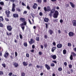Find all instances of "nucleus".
Here are the masks:
<instances>
[{
  "instance_id": "obj_55",
  "label": "nucleus",
  "mask_w": 76,
  "mask_h": 76,
  "mask_svg": "<svg viewBox=\"0 0 76 76\" xmlns=\"http://www.w3.org/2000/svg\"><path fill=\"white\" fill-rule=\"evenodd\" d=\"M53 13H51V12H50V13H49V16H50V17H51V16H52V15H52V14Z\"/></svg>"
},
{
  "instance_id": "obj_52",
  "label": "nucleus",
  "mask_w": 76,
  "mask_h": 76,
  "mask_svg": "<svg viewBox=\"0 0 76 76\" xmlns=\"http://www.w3.org/2000/svg\"><path fill=\"white\" fill-rule=\"evenodd\" d=\"M48 36H47V35H45L44 36V38L45 39H47Z\"/></svg>"
},
{
  "instance_id": "obj_62",
  "label": "nucleus",
  "mask_w": 76,
  "mask_h": 76,
  "mask_svg": "<svg viewBox=\"0 0 76 76\" xmlns=\"http://www.w3.org/2000/svg\"><path fill=\"white\" fill-rule=\"evenodd\" d=\"M39 55H42V53L41 51H39Z\"/></svg>"
},
{
  "instance_id": "obj_19",
  "label": "nucleus",
  "mask_w": 76,
  "mask_h": 76,
  "mask_svg": "<svg viewBox=\"0 0 76 76\" xmlns=\"http://www.w3.org/2000/svg\"><path fill=\"white\" fill-rule=\"evenodd\" d=\"M69 4H70V5H71L72 7H73V8H74V7H75V4H73V3L70 2H69Z\"/></svg>"
},
{
  "instance_id": "obj_35",
  "label": "nucleus",
  "mask_w": 76,
  "mask_h": 76,
  "mask_svg": "<svg viewBox=\"0 0 76 76\" xmlns=\"http://www.w3.org/2000/svg\"><path fill=\"white\" fill-rule=\"evenodd\" d=\"M4 26L3 23H0V27H1V28H3Z\"/></svg>"
},
{
  "instance_id": "obj_12",
  "label": "nucleus",
  "mask_w": 76,
  "mask_h": 76,
  "mask_svg": "<svg viewBox=\"0 0 76 76\" xmlns=\"http://www.w3.org/2000/svg\"><path fill=\"white\" fill-rule=\"evenodd\" d=\"M45 67H46L47 69L48 70H50V66L48 64H45Z\"/></svg>"
},
{
  "instance_id": "obj_13",
  "label": "nucleus",
  "mask_w": 76,
  "mask_h": 76,
  "mask_svg": "<svg viewBox=\"0 0 76 76\" xmlns=\"http://www.w3.org/2000/svg\"><path fill=\"white\" fill-rule=\"evenodd\" d=\"M73 26H76V20H73L72 21Z\"/></svg>"
},
{
  "instance_id": "obj_5",
  "label": "nucleus",
  "mask_w": 76,
  "mask_h": 76,
  "mask_svg": "<svg viewBox=\"0 0 76 76\" xmlns=\"http://www.w3.org/2000/svg\"><path fill=\"white\" fill-rule=\"evenodd\" d=\"M7 28L8 31H9L10 32V31H12V27L11 26H7Z\"/></svg>"
},
{
  "instance_id": "obj_45",
  "label": "nucleus",
  "mask_w": 76,
  "mask_h": 76,
  "mask_svg": "<svg viewBox=\"0 0 76 76\" xmlns=\"http://www.w3.org/2000/svg\"><path fill=\"white\" fill-rule=\"evenodd\" d=\"M52 62H53V63H54L55 64H57V61H56V60L53 61Z\"/></svg>"
},
{
  "instance_id": "obj_26",
  "label": "nucleus",
  "mask_w": 76,
  "mask_h": 76,
  "mask_svg": "<svg viewBox=\"0 0 76 76\" xmlns=\"http://www.w3.org/2000/svg\"><path fill=\"white\" fill-rule=\"evenodd\" d=\"M58 70L59 72H61V71H62V70H63V69L61 67H59V68H58Z\"/></svg>"
},
{
  "instance_id": "obj_29",
  "label": "nucleus",
  "mask_w": 76,
  "mask_h": 76,
  "mask_svg": "<svg viewBox=\"0 0 76 76\" xmlns=\"http://www.w3.org/2000/svg\"><path fill=\"white\" fill-rule=\"evenodd\" d=\"M37 1L38 3H40V4L42 3V0H37Z\"/></svg>"
},
{
  "instance_id": "obj_2",
  "label": "nucleus",
  "mask_w": 76,
  "mask_h": 76,
  "mask_svg": "<svg viewBox=\"0 0 76 76\" xmlns=\"http://www.w3.org/2000/svg\"><path fill=\"white\" fill-rule=\"evenodd\" d=\"M59 15V13L58 12V11L57 10L55 11V13L53 14V18H57Z\"/></svg>"
},
{
  "instance_id": "obj_14",
  "label": "nucleus",
  "mask_w": 76,
  "mask_h": 76,
  "mask_svg": "<svg viewBox=\"0 0 76 76\" xmlns=\"http://www.w3.org/2000/svg\"><path fill=\"white\" fill-rule=\"evenodd\" d=\"M48 32L50 35H52L53 33H54V31L51 29H50L49 30Z\"/></svg>"
},
{
  "instance_id": "obj_60",
  "label": "nucleus",
  "mask_w": 76,
  "mask_h": 76,
  "mask_svg": "<svg viewBox=\"0 0 76 76\" xmlns=\"http://www.w3.org/2000/svg\"><path fill=\"white\" fill-rule=\"evenodd\" d=\"M11 2L12 3H14L15 1V0H10Z\"/></svg>"
},
{
  "instance_id": "obj_58",
  "label": "nucleus",
  "mask_w": 76,
  "mask_h": 76,
  "mask_svg": "<svg viewBox=\"0 0 76 76\" xmlns=\"http://www.w3.org/2000/svg\"><path fill=\"white\" fill-rule=\"evenodd\" d=\"M32 48H33V49H34V48H35V45H32Z\"/></svg>"
},
{
  "instance_id": "obj_23",
  "label": "nucleus",
  "mask_w": 76,
  "mask_h": 76,
  "mask_svg": "<svg viewBox=\"0 0 76 76\" xmlns=\"http://www.w3.org/2000/svg\"><path fill=\"white\" fill-rule=\"evenodd\" d=\"M23 65H24V66H28V64H27V63H26V62L25 61H23Z\"/></svg>"
},
{
  "instance_id": "obj_46",
  "label": "nucleus",
  "mask_w": 76,
  "mask_h": 76,
  "mask_svg": "<svg viewBox=\"0 0 76 76\" xmlns=\"http://www.w3.org/2000/svg\"><path fill=\"white\" fill-rule=\"evenodd\" d=\"M26 56L27 57L29 58V54L28 53H27L26 54Z\"/></svg>"
},
{
  "instance_id": "obj_31",
  "label": "nucleus",
  "mask_w": 76,
  "mask_h": 76,
  "mask_svg": "<svg viewBox=\"0 0 76 76\" xmlns=\"http://www.w3.org/2000/svg\"><path fill=\"white\" fill-rule=\"evenodd\" d=\"M0 20L1 21H3L4 20V19L2 16H0Z\"/></svg>"
},
{
  "instance_id": "obj_43",
  "label": "nucleus",
  "mask_w": 76,
  "mask_h": 76,
  "mask_svg": "<svg viewBox=\"0 0 76 76\" xmlns=\"http://www.w3.org/2000/svg\"><path fill=\"white\" fill-rule=\"evenodd\" d=\"M2 66H3V67H4V68L6 67V65H5V64H2Z\"/></svg>"
},
{
  "instance_id": "obj_33",
  "label": "nucleus",
  "mask_w": 76,
  "mask_h": 76,
  "mask_svg": "<svg viewBox=\"0 0 76 76\" xmlns=\"http://www.w3.org/2000/svg\"><path fill=\"white\" fill-rule=\"evenodd\" d=\"M21 76H25V73L24 72H22L21 74Z\"/></svg>"
},
{
  "instance_id": "obj_54",
  "label": "nucleus",
  "mask_w": 76,
  "mask_h": 76,
  "mask_svg": "<svg viewBox=\"0 0 76 76\" xmlns=\"http://www.w3.org/2000/svg\"><path fill=\"white\" fill-rule=\"evenodd\" d=\"M64 64L65 66H66L67 65V62H65L64 63Z\"/></svg>"
},
{
  "instance_id": "obj_34",
  "label": "nucleus",
  "mask_w": 76,
  "mask_h": 76,
  "mask_svg": "<svg viewBox=\"0 0 76 76\" xmlns=\"http://www.w3.org/2000/svg\"><path fill=\"white\" fill-rule=\"evenodd\" d=\"M50 66L51 67H54L55 66V64H54V63H51L50 64Z\"/></svg>"
},
{
  "instance_id": "obj_17",
  "label": "nucleus",
  "mask_w": 76,
  "mask_h": 76,
  "mask_svg": "<svg viewBox=\"0 0 76 76\" xmlns=\"http://www.w3.org/2000/svg\"><path fill=\"white\" fill-rule=\"evenodd\" d=\"M13 65L15 66V67H18V66H19L18 64L16 63L15 62L14 63Z\"/></svg>"
},
{
  "instance_id": "obj_28",
  "label": "nucleus",
  "mask_w": 76,
  "mask_h": 76,
  "mask_svg": "<svg viewBox=\"0 0 76 76\" xmlns=\"http://www.w3.org/2000/svg\"><path fill=\"white\" fill-rule=\"evenodd\" d=\"M67 53V51H66V50L64 49L63 50V54H66Z\"/></svg>"
},
{
  "instance_id": "obj_48",
  "label": "nucleus",
  "mask_w": 76,
  "mask_h": 76,
  "mask_svg": "<svg viewBox=\"0 0 76 76\" xmlns=\"http://www.w3.org/2000/svg\"><path fill=\"white\" fill-rule=\"evenodd\" d=\"M21 4L22 5H23V6H26V5L24 3H23V2H22Z\"/></svg>"
},
{
  "instance_id": "obj_24",
  "label": "nucleus",
  "mask_w": 76,
  "mask_h": 76,
  "mask_svg": "<svg viewBox=\"0 0 76 76\" xmlns=\"http://www.w3.org/2000/svg\"><path fill=\"white\" fill-rule=\"evenodd\" d=\"M53 22L55 23H57V22H58V19H53Z\"/></svg>"
},
{
  "instance_id": "obj_21",
  "label": "nucleus",
  "mask_w": 76,
  "mask_h": 76,
  "mask_svg": "<svg viewBox=\"0 0 76 76\" xmlns=\"http://www.w3.org/2000/svg\"><path fill=\"white\" fill-rule=\"evenodd\" d=\"M36 67L38 69H39V68H40L41 69H42V67H43V66H42V65L41 66H39V65H37L36 66Z\"/></svg>"
},
{
  "instance_id": "obj_27",
  "label": "nucleus",
  "mask_w": 76,
  "mask_h": 76,
  "mask_svg": "<svg viewBox=\"0 0 76 76\" xmlns=\"http://www.w3.org/2000/svg\"><path fill=\"white\" fill-rule=\"evenodd\" d=\"M55 12V9H53L51 10L50 12L51 13H54Z\"/></svg>"
},
{
  "instance_id": "obj_1",
  "label": "nucleus",
  "mask_w": 76,
  "mask_h": 76,
  "mask_svg": "<svg viewBox=\"0 0 76 76\" xmlns=\"http://www.w3.org/2000/svg\"><path fill=\"white\" fill-rule=\"evenodd\" d=\"M20 20L22 22H23V23H22V24H20V25L23 31H24L25 27V26H26V25L27 22L25 20V18H20Z\"/></svg>"
},
{
  "instance_id": "obj_7",
  "label": "nucleus",
  "mask_w": 76,
  "mask_h": 76,
  "mask_svg": "<svg viewBox=\"0 0 76 76\" xmlns=\"http://www.w3.org/2000/svg\"><path fill=\"white\" fill-rule=\"evenodd\" d=\"M29 44L31 45L35 42V41H34V39H30V41H28Z\"/></svg>"
},
{
  "instance_id": "obj_47",
  "label": "nucleus",
  "mask_w": 76,
  "mask_h": 76,
  "mask_svg": "<svg viewBox=\"0 0 76 76\" xmlns=\"http://www.w3.org/2000/svg\"><path fill=\"white\" fill-rule=\"evenodd\" d=\"M3 72L1 71H0V75H3L4 74Z\"/></svg>"
},
{
  "instance_id": "obj_22",
  "label": "nucleus",
  "mask_w": 76,
  "mask_h": 76,
  "mask_svg": "<svg viewBox=\"0 0 76 76\" xmlns=\"http://www.w3.org/2000/svg\"><path fill=\"white\" fill-rule=\"evenodd\" d=\"M6 34H7V36H11V35H12V33L10 32V33H9H9L7 32Z\"/></svg>"
},
{
  "instance_id": "obj_64",
  "label": "nucleus",
  "mask_w": 76,
  "mask_h": 76,
  "mask_svg": "<svg viewBox=\"0 0 76 76\" xmlns=\"http://www.w3.org/2000/svg\"><path fill=\"white\" fill-rule=\"evenodd\" d=\"M52 76H56V75L54 73H53L52 74Z\"/></svg>"
},
{
  "instance_id": "obj_20",
  "label": "nucleus",
  "mask_w": 76,
  "mask_h": 76,
  "mask_svg": "<svg viewBox=\"0 0 76 76\" xmlns=\"http://www.w3.org/2000/svg\"><path fill=\"white\" fill-rule=\"evenodd\" d=\"M49 20V19L47 18H45L44 19V21L45 22H48Z\"/></svg>"
},
{
  "instance_id": "obj_49",
  "label": "nucleus",
  "mask_w": 76,
  "mask_h": 76,
  "mask_svg": "<svg viewBox=\"0 0 76 76\" xmlns=\"http://www.w3.org/2000/svg\"><path fill=\"white\" fill-rule=\"evenodd\" d=\"M15 55L16 57H17V56H18V53H17V52H15Z\"/></svg>"
},
{
  "instance_id": "obj_37",
  "label": "nucleus",
  "mask_w": 76,
  "mask_h": 76,
  "mask_svg": "<svg viewBox=\"0 0 76 76\" xmlns=\"http://www.w3.org/2000/svg\"><path fill=\"white\" fill-rule=\"evenodd\" d=\"M5 20L6 21H7V22L9 21V19L7 18H6L5 19Z\"/></svg>"
},
{
  "instance_id": "obj_11",
  "label": "nucleus",
  "mask_w": 76,
  "mask_h": 76,
  "mask_svg": "<svg viewBox=\"0 0 76 76\" xmlns=\"http://www.w3.org/2000/svg\"><path fill=\"white\" fill-rule=\"evenodd\" d=\"M50 57L51 58H52L53 60H56L57 58V56L55 55H51L50 56Z\"/></svg>"
},
{
  "instance_id": "obj_9",
  "label": "nucleus",
  "mask_w": 76,
  "mask_h": 76,
  "mask_svg": "<svg viewBox=\"0 0 76 76\" xmlns=\"http://www.w3.org/2000/svg\"><path fill=\"white\" fill-rule=\"evenodd\" d=\"M62 47H63V45L60 43H59L57 45V47L58 48H61Z\"/></svg>"
},
{
  "instance_id": "obj_25",
  "label": "nucleus",
  "mask_w": 76,
  "mask_h": 76,
  "mask_svg": "<svg viewBox=\"0 0 76 76\" xmlns=\"http://www.w3.org/2000/svg\"><path fill=\"white\" fill-rule=\"evenodd\" d=\"M69 58L70 60H73V57L72 55H71L69 57Z\"/></svg>"
},
{
  "instance_id": "obj_36",
  "label": "nucleus",
  "mask_w": 76,
  "mask_h": 76,
  "mask_svg": "<svg viewBox=\"0 0 76 76\" xmlns=\"http://www.w3.org/2000/svg\"><path fill=\"white\" fill-rule=\"evenodd\" d=\"M24 45L25 47H27L28 46V44H27V43H26V42L24 43Z\"/></svg>"
},
{
  "instance_id": "obj_3",
  "label": "nucleus",
  "mask_w": 76,
  "mask_h": 76,
  "mask_svg": "<svg viewBox=\"0 0 76 76\" xmlns=\"http://www.w3.org/2000/svg\"><path fill=\"white\" fill-rule=\"evenodd\" d=\"M44 10H45V12H50L51 11V9L50 7L49 6H48L47 7H45L44 8Z\"/></svg>"
},
{
  "instance_id": "obj_6",
  "label": "nucleus",
  "mask_w": 76,
  "mask_h": 76,
  "mask_svg": "<svg viewBox=\"0 0 76 76\" xmlns=\"http://www.w3.org/2000/svg\"><path fill=\"white\" fill-rule=\"evenodd\" d=\"M15 7H16V6L15 5V4L13 3L12 4V11L13 12L15 11Z\"/></svg>"
},
{
  "instance_id": "obj_57",
  "label": "nucleus",
  "mask_w": 76,
  "mask_h": 76,
  "mask_svg": "<svg viewBox=\"0 0 76 76\" xmlns=\"http://www.w3.org/2000/svg\"><path fill=\"white\" fill-rule=\"evenodd\" d=\"M72 54L74 56H76V53H75L72 52Z\"/></svg>"
},
{
  "instance_id": "obj_53",
  "label": "nucleus",
  "mask_w": 76,
  "mask_h": 76,
  "mask_svg": "<svg viewBox=\"0 0 76 76\" xmlns=\"http://www.w3.org/2000/svg\"><path fill=\"white\" fill-rule=\"evenodd\" d=\"M27 8L28 10H30V7L29 6V5L27 6Z\"/></svg>"
},
{
  "instance_id": "obj_50",
  "label": "nucleus",
  "mask_w": 76,
  "mask_h": 76,
  "mask_svg": "<svg viewBox=\"0 0 76 76\" xmlns=\"http://www.w3.org/2000/svg\"><path fill=\"white\" fill-rule=\"evenodd\" d=\"M39 16H42V15H43V14H42V13L40 12L39 13Z\"/></svg>"
},
{
  "instance_id": "obj_42",
  "label": "nucleus",
  "mask_w": 76,
  "mask_h": 76,
  "mask_svg": "<svg viewBox=\"0 0 76 76\" xmlns=\"http://www.w3.org/2000/svg\"><path fill=\"white\" fill-rule=\"evenodd\" d=\"M12 75H13V73L12 72H10L9 73L8 75L10 76H12Z\"/></svg>"
},
{
  "instance_id": "obj_4",
  "label": "nucleus",
  "mask_w": 76,
  "mask_h": 76,
  "mask_svg": "<svg viewBox=\"0 0 76 76\" xmlns=\"http://www.w3.org/2000/svg\"><path fill=\"white\" fill-rule=\"evenodd\" d=\"M5 13L7 15V18H9L10 17V11L9 10H6L5 12Z\"/></svg>"
},
{
  "instance_id": "obj_8",
  "label": "nucleus",
  "mask_w": 76,
  "mask_h": 76,
  "mask_svg": "<svg viewBox=\"0 0 76 76\" xmlns=\"http://www.w3.org/2000/svg\"><path fill=\"white\" fill-rule=\"evenodd\" d=\"M68 35L69 37H73L75 35V33L73 32L70 31Z\"/></svg>"
},
{
  "instance_id": "obj_63",
  "label": "nucleus",
  "mask_w": 76,
  "mask_h": 76,
  "mask_svg": "<svg viewBox=\"0 0 76 76\" xmlns=\"http://www.w3.org/2000/svg\"><path fill=\"white\" fill-rule=\"evenodd\" d=\"M17 11H18V12H20V11H21V10H20V9L18 8L17 9Z\"/></svg>"
},
{
  "instance_id": "obj_59",
  "label": "nucleus",
  "mask_w": 76,
  "mask_h": 76,
  "mask_svg": "<svg viewBox=\"0 0 76 76\" xmlns=\"http://www.w3.org/2000/svg\"><path fill=\"white\" fill-rule=\"evenodd\" d=\"M65 7H66V8H67V7H69V5H68V4H66Z\"/></svg>"
},
{
  "instance_id": "obj_56",
  "label": "nucleus",
  "mask_w": 76,
  "mask_h": 76,
  "mask_svg": "<svg viewBox=\"0 0 76 76\" xmlns=\"http://www.w3.org/2000/svg\"><path fill=\"white\" fill-rule=\"evenodd\" d=\"M45 26H46V28H48V24L47 23H45Z\"/></svg>"
},
{
  "instance_id": "obj_16",
  "label": "nucleus",
  "mask_w": 76,
  "mask_h": 76,
  "mask_svg": "<svg viewBox=\"0 0 76 76\" xmlns=\"http://www.w3.org/2000/svg\"><path fill=\"white\" fill-rule=\"evenodd\" d=\"M56 47H53L51 49V51L52 52H53V53H54V51L56 50Z\"/></svg>"
},
{
  "instance_id": "obj_61",
  "label": "nucleus",
  "mask_w": 76,
  "mask_h": 76,
  "mask_svg": "<svg viewBox=\"0 0 76 76\" xmlns=\"http://www.w3.org/2000/svg\"><path fill=\"white\" fill-rule=\"evenodd\" d=\"M63 20L61 19L60 20V23H63Z\"/></svg>"
},
{
  "instance_id": "obj_30",
  "label": "nucleus",
  "mask_w": 76,
  "mask_h": 76,
  "mask_svg": "<svg viewBox=\"0 0 76 76\" xmlns=\"http://www.w3.org/2000/svg\"><path fill=\"white\" fill-rule=\"evenodd\" d=\"M36 40L37 41H39V37H37L36 38Z\"/></svg>"
},
{
  "instance_id": "obj_40",
  "label": "nucleus",
  "mask_w": 76,
  "mask_h": 76,
  "mask_svg": "<svg viewBox=\"0 0 76 76\" xmlns=\"http://www.w3.org/2000/svg\"><path fill=\"white\" fill-rule=\"evenodd\" d=\"M68 47H71V46H72V45L71 44V43H68Z\"/></svg>"
},
{
  "instance_id": "obj_15",
  "label": "nucleus",
  "mask_w": 76,
  "mask_h": 76,
  "mask_svg": "<svg viewBox=\"0 0 76 76\" xmlns=\"http://www.w3.org/2000/svg\"><path fill=\"white\" fill-rule=\"evenodd\" d=\"M9 56V53H5L4 55V57L5 58H7L8 56Z\"/></svg>"
},
{
  "instance_id": "obj_18",
  "label": "nucleus",
  "mask_w": 76,
  "mask_h": 76,
  "mask_svg": "<svg viewBox=\"0 0 76 76\" xmlns=\"http://www.w3.org/2000/svg\"><path fill=\"white\" fill-rule=\"evenodd\" d=\"M13 16L14 18H18L19 15L18 14H13Z\"/></svg>"
},
{
  "instance_id": "obj_32",
  "label": "nucleus",
  "mask_w": 76,
  "mask_h": 76,
  "mask_svg": "<svg viewBox=\"0 0 76 76\" xmlns=\"http://www.w3.org/2000/svg\"><path fill=\"white\" fill-rule=\"evenodd\" d=\"M19 36H20V38L21 39H22V38H23V37H22V35L20 33L19 34Z\"/></svg>"
},
{
  "instance_id": "obj_51",
  "label": "nucleus",
  "mask_w": 76,
  "mask_h": 76,
  "mask_svg": "<svg viewBox=\"0 0 76 76\" xmlns=\"http://www.w3.org/2000/svg\"><path fill=\"white\" fill-rule=\"evenodd\" d=\"M53 45L54 46H55V45H56V42H54L53 43Z\"/></svg>"
},
{
  "instance_id": "obj_10",
  "label": "nucleus",
  "mask_w": 76,
  "mask_h": 76,
  "mask_svg": "<svg viewBox=\"0 0 76 76\" xmlns=\"http://www.w3.org/2000/svg\"><path fill=\"white\" fill-rule=\"evenodd\" d=\"M37 7H38V4H37L34 3V5L33 6V9H36L37 8Z\"/></svg>"
},
{
  "instance_id": "obj_38",
  "label": "nucleus",
  "mask_w": 76,
  "mask_h": 76,
  "mask_svg": "<svg viewBox=\"0 0 76 76\" xmlns=\"http://www.w3.org/2000/svg\"><path fill=\"white\" fill-rule=\"evenodd\" d=\"M44 47L45 48H47V47H48V45H47V44L45 43L44 45Z\"/></svg>"
},
{
  "instance_id": "obj_44",
  "label": "nucleus",
  "mask_w": 76,
  "mask_h": 76,
  "mask_svg": "<svg viewBox=\"0 0 76 76\" xmlns=\"http://www.w3.org/2000/svg\"><path fill=\"white\" fill-rule=\"evenodd\" d=\"M69 68H70V69H72V65L70 64H69Z\"/></svg>"
},
{
  "instance_id": "obj_39",
  "label": "nucleus",
  "mask_w": 76,
  "mask_h": 76,
  "mask_svg": "<svg viewBox=\"0 0 76 76\" xmlns=\"http://www.w3.org/2000/svg\"><path fill=\"white\" fill-rule=\"evenodd\" d=\"M0 4L2 6H3V5H4V2H3V1L0 2Z\"/></svg>"
},
{
  "instance_id": "obj_41",
  "label": "nucleus",
  "mask_w": 76,
  "mask_h": 76,
  "mask_svg": "<svg viewBox=\"0 0 76 76\" xmlns=\"http://www.w3.org/2000/svg\"><path fill=\"white\" fill-rule=\"evenodd\" d=\"M28 20L29 23H30V24L31 25H32V24H32V23L31 21V20H30L29 19H28Z\"/></svg>"
}]
</instances>
